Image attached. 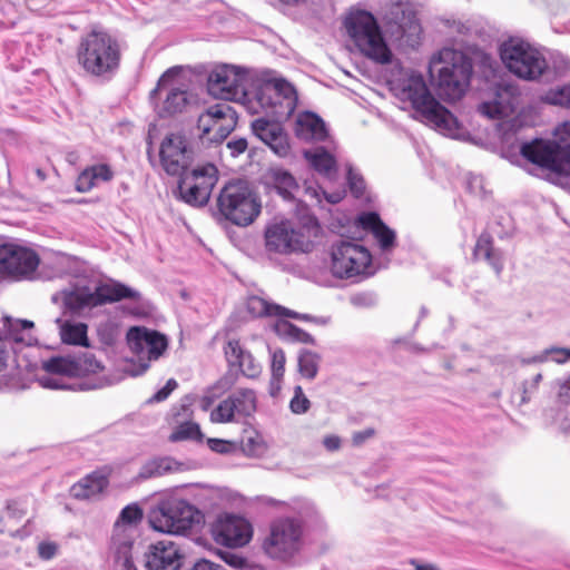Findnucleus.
<instances>
[{
  "mask_svg": "<svg viewBox=\"0 0 570 570\" xmlns=\"http://www.w3.org/2000/svg\"><path fill=\"white\" fill-rule=\"evenodd\" d=\"M207 91L216 99L242 104L247 111L271 108L285 116L293 108L292 83L283 78L254 80L249 69L234 65L216 66L208 75Z\"/></svg>",
  "mask_w": 570,
  "mask_h": 570,
  "instance_id": "nucleus-1",
  "label": "nucleus"
},
{
  "mask_svg": "<svg viewBox=\"0 0 570 570\" xmlns=\"http://www.w3.org/2000/svg\"><path fill=\"white\" fill-rule=\"evenodd\" d=\"M389 83L393 95L409 102L421 121L445 136H459L456 118L432 96L421 72L402 69Z\"/></svg>",
  "mask_w": 570,
  "mask_h": 570,
  "instance_id": "nucleus-2",
  "label": "nucleus"
},
{
  "mask_svg": "<svg viewBox=\"0 0 570 570\" xmlns=\"http://www.w3.org/2000/svg\"><path fill=\"white\" fill-rule=\"evenodd\" d=\"M266 505L279 507L296 514L294 517H281L269 525V533L263 542L265 553L277 560H288L297 554L304 543L303 522L314 520L318 515L315 504L307 499H294L289 503L273 498H262Z\"/></svg>",
  "mask_w": 570,
  "mask_h": 570,
  "instance_id": "nucleus-3",
  "label": "nucleus"
},
{
  "mask_svg": "<svg viewBox=\"0 0 570 570\" xmlns=\"http://www.w3.org/2000/svg\"><path fill=\"white\" fill-rule=\"evenodd\" d=\"M121 43L108 31L94 28L78 41L76 58L82 71L100 80H110L119 70Z\"/></svg>",
  "mask_w": 570,
  "mask_h": 570,
  "instance_id": "nucleus-4",
  "label": "nucleus"
},
{
  "mask_svg": "<svg viewBox=\"0 0 570 570\" xmlns=\"http://www.w3.org/2000/svg\"><path fill=\"white\" fill-rule=\"evenodd\" d=\"M520 153L549 176H570V121L556 128L553 139L535 138L523 142Z\"/></svg>",
  "mask_w": 570,
  "mask_h": 570,
  "instance_id": "nucleus-5",
  "label": "nucleus"
},
{
  "mask_svg": "<svg viewBox=\"0 0 570 570\" xmlns=\"http://www.w3.org/2000/svg\"><path fill=\"white\" fill-rule=\"evenodd\" d=\"M441 98L455 101L465 94L472 75V62L462 52L444 48L433 57L430 73L434 77Z\"/></svg>",
  "mask_w": 570,
  "mask_h": 570,
  "instance_id": "nucleus-6",
  "label": "nucleus"
},
{
  "mask_svg": "<svg viewBox=\"0 0 570 570\" xmlns=\"http://www.w3.org/2000/svg\"><path fill=\"white\" fill-rule=\"evenodd\" d=\"M344 27L365 57L381 65L392 61L393 53L382 35L377 20L371 12L351 11L344 20Z\"/></svg>",
  "mask_w": 570,
  "mask_h": 570,
  "instance_id": "nucleus-7",
  "label": "nucleus"
},
{
  "mask_svg": "<svg viewBox=\"0 0 570 570\" xmlns=\"http://www.w3.org/2000/svg\"><path fill=\"white\" fill-rule=\"evenodd\" d=\"M61 295L65 307L73 314L81 315L87 311L107 303L125 298L138 299L139 293L119 282H107L95 286L75 285L62 289Z\"/></svg>",
  "mask_w": 570,
  "mask_h": 570,
  "instance_id": "nucleus-8",
  "label": "nucleus"
},
{
  "mask_svg": "<svg viewBox=\"0 0 570 570\" xmlns=\"http://www.w3.org/2000/svg\"><path fill=\"white\" fill-rule=\"evenodd\" d=\"M43 370L48 374L39 379L43 387L65 390L70 386L63 383V377H82L98 374L105 366L90 351H81L63 356H53L43 362Z\"/></svg>",
  "mask_w": 570,
  "mask_h": 570,
  "instance_id": "nucleus-9",
  "label": "nucleus"
},
{
  "mask_svg": "<svg viewBox=\"0 0 570 570\" xmlns=\"http://www.w3.org/2000/svg\"><path fill=\"white\" fill-rule=\"evenodd\" d=\"M330 271L340 279H364L375 273L370 250L362 244L340 240L331 247Z\"/></svg>",
  "mask_w": 570,
  "mask_h": 570,
  "instance_id": "nucleus-10",
  "label": "nucleus"
},
{
  "mask_svg": "<svg viewBox=\"0 0 570 570\" xmlns=\"http://www.w3.org/2000/svg\"><path fill=\"white\" fill-rule=\"evenodd\" d=\"M199 511L188 501L169 497L161 500L149 514L154 530L168 534H184L200 521Z\"/></svg>",
  "mask_w": 570,
  "mask_h": 570,
  "instance_id": "nucleus-11",
  "label": "nucleus"
},
{
  "mask_svg": "<svg viewBox=\"0 0 570 570\" xmlns=\"http://www.w3.org/2000/svg\"><path fill=\"white\" fill-rule=\"evenodd\" d=\"M217 207L227 220L238 226L252 224L261 213L256 195L242 180L229 183L220 190Z\"/></svg>",
  "mask_w": 570,
  "mask_h": 570,
  "instance_id": "nucleus-12",
  "label": "nucleus"
},
{
  "mask_svg": "<svg viewBox=\"0 0 570 570\" xmlns=\"http://www.w3.org/2000/svg\"><path fill=\"white\" fill-rule=\"evenodd\" d=\"M500 57L507 69L524 80H537L547 70L543 55L530 43L511 38L500 47Z\"/></svg>",
  "mask_w": 570,
  "mask_h": 570,
  "instance_id": "nucleus-13",
  "label": "nucleus"
},
{
  "mask_svg": "<svg viewBox=\"0 0 570 570\" xmlns=\"http://www.w3.org/2000/svg\"><path fill=\"white\" fill-rule=\"evenodd\" d=\"M306 229L295 228L288 220L269 224L265 230V246L267 252L276 254L306 253L312 247L311 232L318 228L316 219Z\"/></svg>",
  "mask_w": 570,
  "mask_h": 570,
  "instance_id": "nucleus-14",
  "label": "nucleus"
},
{
  "mask_svg": "<svg viewBox=\"0 0 570 570\" xmlns=\"http://www.w3.org/2000/svg\"><path fill=\"white\" fill-rule=\"evenodd\" d=\"M217 181V168L213 164H205L179 176L178 193L185 203L202 207L208 203Z\"/></svg>",
  "mask_w": 570,
  "mask_h": 570,
  "instance_id": "nucleus-15",
  "label": "nucleus"
},
{
  "mask_svg": "<svg viewBox=\"0 0 570 570\" xmlns=\"http://www.w3.org/2000/svg\"><path fill=\"white\" fill-rule=\"evenodd\" d=\"M175 68L168 69L158 80L157 87L150 92V100L160 118L181 114L190 102V95L184 86L173 82Z\"/></svg>",
  "mask_w": 570,
  "mask_h": 570,
  "instance_id": "nucleus-16",
  "label": "nucleus"
},
{
  "mask_svg": "<svg viewBox=\"0 0 570 570\" xmlns=\"http://www.w3.org/2000/svg\"><path fill=\"white\" fill-rule=\"evenodd\" d=\"M39 265V255L33 249L12 243L0 245V277L31 281Z\"/></svg>",
  "mask_w": 570,
  "mask_h": 570,
  "instance_id": "nucleus-17",
  "label": "nucleus"
},
{
  "mask_svg": "<svg viewBox=\"0 0 570 570\" xmlns=\"http://www.w3.org/2000/svg\"><path fill=\"white\" fill-rule=\"evenodd\" d=\"M195 161V150L181 134L167 135L159 148V164L169 176H183Z\"/></svg>",
  "mask_w": 570,
  "mask_h": 570,
  "instance_id": "nucleus-18",
  "label": "nucleus"
},
{
  "mask_svg": "<svg viewBox=\"0 0 570 570\" xmlns=\"http://www.w3.org/2000/svg\"><path fill=\"white\" fill-rule=\"evenodd\" d=\"M237 125V114L227 102L208 107L197 120V129L202 139L209 142L223 141Z\"/></svg>",
  "mask_w": 570,
  "mask_h": 570,
  "instance_id": "nucleus-19",
  "label": "nucleus"
},
{
  "mask_svg": "<svg viewBox=\"0 0 570 570\" xmlns=\"http://www.w3.org/2000/svg\"><path fill=\"white\" fill-rule=\"evenodd\" d=\"M257 407V396L252 389H237L228 397L212 410L209 419L213 423H233L250 416Z\"/></svg>",
  "mask_w": 570,
  "mask_h": 570,
  "instance_id": "nucleus-20",
  "label": "nucleus"
},
{
  "mask_svg": "<svg viewBox=\"0 0 570 570\" xmlns=\"http://www.w3.org/2000/svg\"><path fill=\"white\" fill-rule=\"evenodd\" d=\"M210 532L216 543L228 548L244 547L253 535L252 524L245 518L235 514L218 517Z\"/></svg>",
  "mask_w": 570,
  "mask_h": 570,
  "instance_id": "nucleus-21",
  "label": "nucleus"
},
{
  "mask_svg": "<svg viewBox=\"0 0 570 570\" xmlns=\"http://www.w3.org/2000/svg\"><path fill=\"white\" fill-rule=\"evenodd\" d=\"M185 560L181 547L170 540L153 543L145 552L146 570H179Z\"/></svg>",
  "mask_w": 570,
  "mask_h": 570,
  "instance_id": "nucleus-22",
  "label": "nucleus"
},
{
  "mask_svg": "<svg viewBox=\"0 0 570 570\" xmlns=\"http://www.w3.org/2000/svg\"><path fill=\"white\" fill-rule=\"evenodd\" d=\"M130 350L140 358L157 360L167 348L166 337L144 327H132L127 334Z\"/></svg>",
  "mask_w": 570,
  "mask_h": 570,
  "instance_id": "nucleus-23",
  "label": "nucleus"
},
{
  "mask_svg": "<svg viewBox=\"0 0 570 570\" xmlns=\"http://www.w3.org/2000/svg\"><path fill=\"white\" fill-rule=\"evenodd\" d=\"M292 92L294 96V101H293V106H292L293 108L285 116L274 115V114L269 112L271 108H265L266 110H259V111H249L253 115H262V117L255 119L252 122V130H253L254 135L257 138H259L264 144L267 145V142H269L274 138L275 135H279L284 130L281 126V122L287 120L292 116L294 110L296 109L298 98H297V92L293 85H292Z\"/></svg>",
  "mask_w": 570,
  "mask_h": 570,
  "instance_id": "nucleus-24",
  "label": "nucleus"
},
{
  "mask_svg": "<svg viewBox=\"0 0 570 570\" xmlns=\"http://www.w3.org/2000/svg\"><path fill=\"white\" fill-rule=\"evenodd\" d=\"M225 357L230 366H237L248 379H256L262 373V365L253 354L245 350L238 340H229L224 346Z\"/></svg>",
  "mask_w": 570,
  "mask_h": 570,
  "instance_id": "nucleus-25",
  "label": "nucleus"
},
{
  "mask_svg": "<svg viewBox=\"0 0 570 570\" xmlns=\"http://www.w3.org/2000/svg\"><path fill=\"white\" fill-rule=\"evenodd\" d=\"M294 132L298 139L306 142L323 141L328 136L324 120L312 111H303L297 115Z\"/></svg>",
  "mask_w": 570,
  "mask_h": 570,
  "instance_id": "nucleus-26",
  "label": "nucleus"
},
{
  "mask_svg": "<svg viewBox=\"0 0 570 570\" xmlns=\"http://www.w3.org/2000/svg\"><path fill=\"white\" fill-rule=\"evenodd\" d=\"M303 156L308 166L321 176L327 179H335L337 176V156L335 150L323 146L312 147L303 150Z\"/></svg>",
  "mask_w": 570,
  "mask_h": 570,
  "instance_id": "nucleus-27",
  "label": "nucleus"
},
{
  "mask_svg": "<svg viewBox=\"0 0 570 570\" xmlns=\"http://www.w3.org/2000/svg\"><path fill=\"white\" fill-rule=\"evenodd\" d=\"M358 225L372 233L382 252H390L395 245V232L386 226L379 214L374 212L363 213L357 217Z\"/></svg>",
  "mask_w": 570,
  "mask_h": 570,
  "instance_id": "nucleus-28",
  "label": "nucleus"
},
{
  "mask_svg": "<svg viewBox=\"0 0 570 570\" xmlns=\"http://www.w3.org/2000/svg\"><path fill=\"white\" fill-rule=\"evenodd\" d=\"M268 184L285 200L292 202L296 199L299 193V184L295 176L283 167H271L266 175Z\"/></svg>",
  "mask_w": 570,
  "mask_h": 570,
  "instance_id": "nucleus-29",
  "label": "nucleus"
},
{
  "mask_svg": "<svg viewBox=\"0 0 570 570\" xmlns=\"http://www.w3.org/2000/svg\"><path fill=\"white\" fill-rule=\"evenodd\" d=\"M473 255L476 259L485 261L498 276L501 275L504 268V253L493 246V239L490 234L482 233L479 236Z\"/></svg>",
  "mask_w": 570,
  "mask_h": 570,
  "instance_id": "nucleus-30",
  "label": "nucleus"
},
{
  "mask_svg": "<svg viewBox=\"0 0 570 570\" xmlns=\"http://www.w3.org/2000/svg\"><path fill=\"white\" fill-rule=\"evenodd\" d=\"M247 311L255 317L263 316H286L298 320H311L306 314H298L281 305L269 303L259 296H250L247 299Z\"/></svg>",
  "mask_w": 570,
  "mask_h": 570,
  "instance_id": "nucleus-31",
  "label": "nucleus"
},
{
  "mask_svg": "<svg viewBox=\"0 0 570 570\" xmlns=\"http://www.w3.org/2000/svg\"><path fill=\"white\" fill-rule=\"evenodd\" d=\"M114 171L107 164H96L85 168L76 180V189L80 193L90 191L101 183L110 181Z\"/></svg>",
  "mask_w": 570,
  "mask_h": 570,
  "instance_id": "nucleus-32",
  "label": "nucleus"
},
{
  "mask_svg": "<svg viewBox=\"0 0 570 570\" xmlns=\"http://www.w3.org/2000/svg\"><path fill=\"white\" fill-rule=\"evenodd\" d=\"M513 109L511 91L508 87H498L493 100L483 101L479 111L490 119H500L508 116Z\"/></svg>",
  "mask_w": 570,
  "mask_h": 570,
  "instance_id": "nucleus-33",
  "label": "nucleus"
},
{
  "mask_svg": "<svg viewBox=\"0 0 570 570\" xmlns=\"http://www.w3.org/2000/svg\"><path fill=\"white\" fill-rule=\"evenodd\" d=\"M108 485L107 476L95 471L71 487V494L76 499H90L100 494Z\"/></svg>",
  "mask_w": 570,
  "mask_h": 570,
  "instance_id": "nucleus-34",
  "label": "nucleus"
},
{
  "mask_svg": "<svg viewBox=\"0 0 570 570\" xmlns=\"http://www.w3.org/2000/svg\"><path fill=\"white\" fill-rule=\"evenodd\" d=\"M61 341L66 344L88 346L87 331L85 323L61 321L57 318Z\"/></svg>",
  "mask_w": 570,
  "mask_h": 570,
  "instance_id": "nucleus-35",
  "label": "nucleus"
},
{
  "mask_svg": "<svg viewBox=\"0 0 570 570\" xmlns=\"http://www.w3.org/2000/svg\"><path fill=\"white\" fill-rule=\"evenodd\" d=\"M422 28L413 12L403 13L402 21L396 24L395 37L410 47L419 43Z\"/></svg>",
  "mask_w": 570,
  "mask_h": 570,
  "instance_id": "nucleus-36",
  "label": "nucleus"
},
{
  "mask_svg": "<svg viewBox=\"0 0 570 570\" xmlns=\"http://www.w3.org/2000/svg\"><path fill=\"white\" fill-rule=\"evenodd\" d=\"M181 463L177 462L173 458L164 456L156 458L146 462L140 472L139 476L142 479H149L155 476H161L166 473L180 471Z\"/></svg>",
  "mask_w": 570,
  "mask_h": 570,
  "instance_id": "nucleus-37",
  "label": "nucleus"
},
{
  "mask_svg": "<svg viewBox=\"0 0 570 570\" xmlns=\"http://www.w3.org/2000/svg\"><path fill=\"white\" fill-rule=\"evenodd\" d=\"M305 196L314 205L323 207V202L330 205H336L341 203L345 197L344 189H336L333 191H326L321 186H306Z\"/></svg>",
  "mask_w": 570,
  "mask_h": 570,
  "instance_id": "nucleus-38",
  "label": "nucleus"
},
{
  "mask_svg": "<svg viewBox=\"0 0 570 570\" xmlns=\"http://www.w3.org/2000/svg\"><path fill=\"white\" fill-rule=\"evenodd\" d=\"M142 519V511L137 504H129L125 507L116 523L114 529V543H117V535L119 532H122L126 530L127 527L136 525L138 522H140Z\"/></svg>",
  "mask_w": 570,
  "mask_h": 570,
  "instance_id": "nucleus-39",
  "label": "nucleus"
},
{
  "mask_svg": "<svg viewBox=\"0 0 570 570\" xmlns=\"http://www.w3.org/2000/svg\"><path fill=\"white\" fill-rule=\"evenodd\" d=\"M552 361L557 364H564L570 361V348L552 346L543 350L541 353L528 358H523V364L544 363Z\"/></svg>",
  "mask_w": 570,
  "mask_h": 570,
  "instance_id": "nucleus-40",
  "label": "nucleus"
},
{
  "mask_svg": "<svg viewBox=\"0 0 570 570\" xmlns=\"http://www.w3.org/2000/svg\"><path fill=\"white\" fill-rule=\"evenodd\" d=\"M76 264L77 261L73 257L63 253H55L48 263V266L52 269L50 277L73 275Z\"/></svg>",
  "mask_w": 570,
  "mask_h": 570,
  "instance_id": "nucleus-41",
  "label": "nucleus"
},
{
  "mask_svg": "<svg viewBox=\"0 0 570 570\" xmlns=\"http://www.w3.org/2000/svg\"><path fill=\"white\" fill-rule=\"evenodd\" d=\"M276 332L278 335L286 337L293 342H299L305 344H314L313 336L305 332L304 330L299 328L298 326L287 322V321H281L276 324Z\"/></svg>",
  "mask_w": 570,
  "mask_h": 570,
  "instance_id": "nucleus-42",
  "label": "nucleus"
},
{
  "mask_svg": "<svg viewBox=\"0 0 570 570\" xmlns=\"http://www.w3.org/2000/svg\"><path fill=\"white\" fill-rule=\"evenodd\" d=\"M203 433L197 423L191 421L180 422L171 432L169 440L171 442H179L186 440L202 441Z\"/></svg>",
  "mask_w": 570,
  "mask_h": 570,
  "instance_id": "nucleus-43",
  "label": "nucleus"
},
{
  "mask_svg": "<svg viewBox=\"0 0 570 570\" xmlns=\"http://www.w3.org/2000/svg\"><path fill=\"white\" fill-rule=\"evenodd\" d=\"M320 355L312 351L304 350L298 355V371L302 376L313 380L317 375Z\"/></svg>",
  "mask_w": 570,
  "mask_h": 570,
  "instance_id": "nucleus-44",
  "label": "nucleus"
},
{
  "mask_svg": "<svg viewBox=\"0 0 570 570\" xmlns=\"http://www.w3.org/2000/svg\"><path fill=\"white\" fill-rule=\"evenodd\" d=\"M541 100L552 106L570 108V82L549 89Z\"/></svg>",
  "mask_w": 570,
  "mask_h": 570,
  "instance_id": "nucleus-45",
  "label": "nucleus"
},
{
  "mask_svg": "<svg viewBox=\"0 0 570 570\" xmlns=\"http://www.w3.org/2000/svg\"><path fill=\"white\" fill-rule=\"evenodd\" d=\"M8 322L10 326L9 335L11 340H13L14 342H21L29 345L32 340L30 335V330L33 327V323L27 320H17L14 322L8 320Z\"/></svg>",
  "mask_w": 570,
  "mask_h": 570,
  "instance_id": "nucleus-46",
  "label": "nucleus"
},
{
  "mask_svg": "<svg viewBox=\"0 0 570 570\" xmlns=\"http://www.w3.org/2000/svg\"><path fill=\"white\" fill-rule=\"evenodd\" d=\"M20 19V11L10 0H0V29L13 28Z\"/></svg>",
  "mask_w": 570,
  "mask_h": 570,
  "instance_id": "nucleus-47",
  "label": "nucleus"
},
{
  "mask_svg": "<svg viewBox=\"0 0 570 570\" xmlns=\"http://www.w3.org/2000/svg\"><path fill=\"white\" fill-rule=\"evenodd\" d=\"M97 335L105 345H112L118 340L120 331L116 322L106 320L98 324Z\"/></svg>",
  "mask_w": 570,
  "mask_h": 570,
  "instance_id": "nucleus-48",
  "label": "nucleus"
},
{
  "mask_svg": "<svg viewBox=\"0 0 570 570\" xmlns=\"http://www.w3.org/2000/svg\"><path fill=\"white\" fill-rule=\"evenodd\" d=\"M346 180L351 193L357 198L362 197L365 190V181L351 164H346Z\"/></svg>",
  "mask_w": 570,
  "mask_h": 570,
  "instance_id": "nucleus-49",
  "label": "nucleus"
},
{
  "mask_svg": "<svg viewBox=\"0 0 570 570\" xmlns=\"http://www.w3.org/2000/svg\"><path fill=\"white\" fill-rule=\"evenodd\" d=\"M267 146L281 158H286L291 155L288 136L284 130L279 135H275L274 138L267 142Z\"/></svg>",
  "mask_w": 570,
  "mask_h": 570,
  "instance_id": "nucleus-50",
  "label": "nucleus"
},
{
  "mask_svg": "<svg viewBox=\"0 0 570 570\" xmlns=\"http://www.w3.org/2000/svg\"><path fill=\"white\" fill-rule=\"evenodd\" d=\"M311 407V402L303 392L302 386L294 387V395L289 401V409L294 414H304Z\"/></svg>",
  "mask_w": 570,
  "mask_h": 570,
  "instance_id": "nucleus-51",
  "label": "nucleus"
},
{
  "mask_svg": "<svg viewBox=\"0 0 570 570\" xmlns=\"http://www.w3.org/2000/svg\"><path fill=\"white\" fill-rule=\"evenodd\" d=\"M130 550H131V542L128 540L119 542L117 550H116L117 561L118 562L121 561V566L125 570H134V568H135L131 556H130Z\"/></svg>",
  "mask_w": 570,
  "mask_h": 570,
  "instance_id": "nucleus-52",
  "label": "nucleus"
},
{
  "mask_svg": "<svg viewBox=\"0 0 570 570\" xmlns=\"http://www.w3.org/2000/svg\"><path fill=\"white\" fill-rule=\"evenodd\" d=\"M272 357V364H271V371L272 376L276 377H283L285 372V354L283 350L276 348L271 352Z\"/></svg>",
  "mask_w": 570,
  "mask_h": 570,
  "instance_id": "nucleus-53",
  "label": "nucleus"
},
{
  "mask_svg": "<svg viewBox=\"0 0 570 570\" xmlns=\"http://www.w3.org/2000/svg\"><path fill=\"white\" fill-rule=\"evenodd\" d=\"M541 380L542 375L538 373L531 381H525L523 383L521 404H525L531 400L532 395L538 391Z\"/></svg>",
  "mask_w": 570,
  "mask_h": 570,
  "instance_id": "nucleus-54",
  "label": "nucleus"
},
{
  "mask_svg": "<svg viewBox=\"0 0 570 570\" xmlns=\"http://www.w3.org/2000/svg\"><path fill=\"white\" fill-rule=\"evenodd\" d=\"M222 557L227 564L235 569H244L247 566V560L237 552L226 551Z\"/></svg>",
  "mask_w": 570,
  "mask_h": 570,
  "instance_id": "nucleus-55",
  "label": "nucleus"
},
{
  "mask_svg": "<svg viewBox=\"0 0 570 570\" xmlns=\"http://www.w3.org/2000/svg\"><path fill=\"white\" fill-rule=\"evenodd\" d=\"M220 385H223V382L219 381L217 385L208 389L205 394L199 400V406L203 411H208L212 405L214 404L215 400L218 397V395L215 393L216 389H218Z\"/></svg>",
  "mask_w": 570,
  "mask_h": 570,
  "instance_id": "nucleus-56",
  "label": "nucleus"
},
{
  "mask_svg": "<svg viewBox=\"0 0 570 570\" xmlns=\"http://www.w3.org/2000/svg\"><path fill=\"white\" fill-rule=\"evenodd\" d=\"M178 386L176 380L169 379L164 387H161L159 391H157L153 397L150 399V402H161L165 401L170 393Z\"/></svg>",
  "mask_w": 570,
  "mask_h": 570,
  "instance_id": "nucleus-57",
  "label": "nucleus"
},
{
  "mask_svg": "<svg viewBox=\"0 0 570 570\" xmlns=\"http://www.w3.org/2000/svg\"><path fill=\"white\" fill-rule=\"evenodd\" d=\"M58 551V546L55 542H41L38 546V553L39 557L43 560H50L52 559Z\"/></svg>",
  "mask_w": 570,
  "mask_h": 570,
  "instance_id": "nucleus-58",
  "label": "nucleus"
},
{
  "mask_svg": "<svg viewBox=\"0 0 570 570\" xmlns=\"http://www.w3.org/2000/svg\"><path fill=\"white\" fill-rule=\"evenodd\" d=\"M466 186L472 194L481 196L483 190V178L476 175H470L466 180Z\"/></svg>",
  "mask_w": 570,
  "mask_h": 570,
  "instance_id": "nucleus-59",
  "label": "nucleus"
},
{
  "mask_svg": "<svg viewBox=\"0 0 570 570\" xmlns=\"http://www.w3.org/2000/svg\"><path fill=\"white\" fill-rule=\"evenodd\" d=\"M7 513L10 518L21 519L26 514V509L21 502L12 500L7 503Z\"/></svg>",
  "mask_w": 570,
  "mask_h": 570,
  "instance_id": "nucleus-60",
  "label": "nucleus"
},
{
  "mask_svg": "<svg viewBox=\"0 0 570 570\" xmlns=\"http://www.w3.org/2000/svg\"><path fill=\"white\" fill-rule=\"evenodd\" d=\"M227 148L230 150V155L236 157L246 150L247 140L245 138L233 139L227 142Z\"/></svg>",
  "mask_w": 570,
  "mask_h": 570,
  "instance_id": "nucleus-61",
  "label": "nucleus"
},
{
  "mask_svg": "<svg viewBox=\"0 0 570 570\" xmlns=\"http://www.w3.org/2000/svg\"><path fill=\"white\" fill-rule=\"evenodd\" d=\"M323 445L327 451L334 452L341 449L342 441L341 438L335 434H330L324 436Z\"/></svg>",
  "mask_w": 570,
  "mask_h": 570,
  "instance_id": "nucleus-62",
  "label": "nucleus"
},
{
  "mask_svg": "<svg viewBox=\"0 0 570 570\" xmlns=\"http://www.w3.org/2000/svg\"><path fill=\"white\" fill-rule=\"evenodd\" d=\"M558 397L562 403H570V376L560 382Z\"/></svg>",
  "mask_w": 570,
  "mask_h": 570,
  "instance_id": "nucleus-63",
  "label": "nucleus"
},
{
  "mask_svg": "<svg viewBox=\"0 0 570 570\" xmlns=\"http://www.w3.org/2000/svg\"><path fill=\"white\" fill-rule=\"evenodd\" d=\"M191 570H226L224 567L210 562L208 560H200L195 563Z\"/></svg>",
  "mask_w": 570,
  "mask_h": 570,
  "instance_id": "nucleus-64",
  "label": "nucleus"
}]
</instances>
